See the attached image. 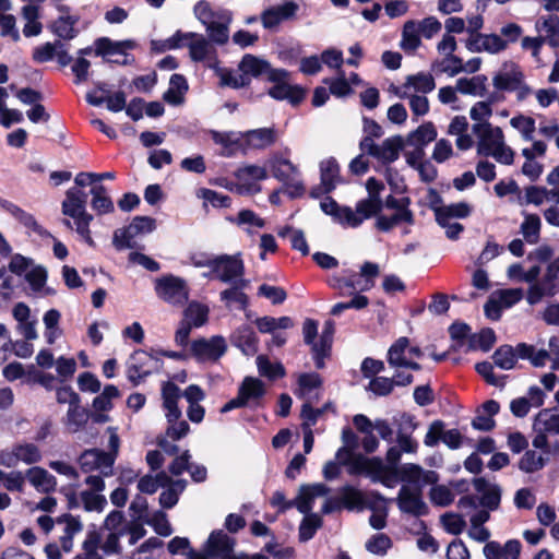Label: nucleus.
Listing matches in <instances>:
<instances>
[{
    "instance_id": "1",
    "label": "nucleus",
    "mask_w": 559,
    "mask_h": 559,
    "mask_svg": "<svg viewBox=\"0 0 559 559\" xmlns=\"http://www.w3.org/2000/svg\"><path fill=\"white\" fill-rule=\"evenodd\" d=\"M87 194L78 188H70L61 203V212L66 216L62 224L70 230L75 231L79 237L93 247L95 245L90 225L94 217L86 211Z\"/></svg>"
},
{
    "instance_id": "2",
    "label": "nucleus",
    "mask_w": 559,
    "mask_h": 559,
    "mask_svg": "<svg viewBox=\"0 0 559 559\" xmlns=\"http://www.w3.org/2000/svg\"><path fill=\"white\" fill-rule=\"evenodd\" d=\"M87 194L78 188H70L61 203V212L66 216L62 224L70 230L75 231L79 237L93 247L95 245L90 225L94 217L86 211Z\"/></svg>"
},
{
    "instance_id": "3",
    "label": "nucleus",
    "mask_w": 559,
    "mask_h": 559,
    "mask_svg": "<svg viewBox=\"0 0 559 559\" xmlns=\"http://www.w3.org/2000/svg\"><path fill=\"white\" fill-rule=\"evenodd\" d=\"M472 131L477 138V154L490 156L502 165L514 162V151L506 143L502 129L492 124H473Z\"/></svg>"
},
{
    "instance_id": "4",
    "label": "nucleus",
    "mask_w": 559,
    "mask_h": 559,
    "mask_svg": "<svg viewBox=\"0 0 559 559\" xmlns=\"http://www.w3.org/2000/svg\"><path fill=\"white\" fill-rule=\"evenodd\" d=\"M181 46L189 48V55L193 61L206 62L207 67L212 69L218 64L215 47L203 35L192 32H177L165 43V47L168 49H176Z\"/></svg>"
},
{
    "instance_id": "5",
    "label": "nucleus",
    "mask_w": 559,
    "mask_h": 559,
    "mask_svg": "<svg viewBox=\"0 0 559 559\" xmlns=\"http://www.w3.org/2000/svg\"><path fill=\"white\" fill-rule=\"evenodd\" d=\"M492 86L497 91L514 92L518 102H524L534 93L525 81L522 68L513 61L503 62L495 72Z\"/></svg>"
},
{
    "instance_id": "6",
    "label": "nucleus",
    "mask_w": 559,
    "mask_h": 559,
    "mask_svg": "<svg viewBox=\"0 0 559 559\" xmlns=\"http://www.w3.org/2000/svg\"><path fill=\"white\" fill-rule=\"evenodd\" d=\"M104 528L108 533L103 536L99 531H88L84 540L90 536L96 535L98 550L103 551L106 556L118 555L121 551L120 538L127 534V526L124 525V516L120 511H111L104 521Z\"/></svg>"
},
{
    "instance_id": "7",
    "label": "nucleus",
    "mask_w": 559,
    "mask_h": 559,
    "mask_svg": "<svg viewBox=\"0 0 559 559\" xmlns=\"http://www.w3.org/2000/svg\"><path fill=\"white\" fill-rule=\"evenodd\" d=\"M349 474H365L373 483H381L391 488L396 481L397 471L383 463L380 457L355 456L350 462Z\"/></svg>"
},
{
    "instance_id": "8",
    "label": "nucleus",
    "mask_w": 559,
    "mask_h": 559,
    "mask_svg": "<svg viewBox=\"0 0 559 559\" xmlns=\"http://www.w3.org/2000/svg\"><path fill=\"white\" fill-rule=\"evenodd\" d=\"M423 352L418 346H412L411 341L405 337H399L388 349L386 360L389 366L397 371L421 369L415 358H420Z\"/></svg>"
},
{
    "instance_id": "9",
    "label": "nucleus",
    "mask_w": 559,
    "mask_h": 559,
    "mask_svg": "<svg viewBox=\"0 0 559 559\" xmlns=\"http://www.w3.org/2000/svg\"><path fill=\"white\" fill-rule=\"evenodd\" d=\"M205 265L211 270L212 276L223 283L231 284L237 280H245V264L240 253L217 255Z\"/></svg>"
},
{
    "instance_id": "10",
    "label": "nucleus",
    "mask_w": 559,
    "mask_h": 559,
    "mask_svg": "<svg viewBox=\"0 0 559 559\" xmlns=\"http://www.w3.org/2000/svg\"><path fill=\"white\" fill-rule=\"evenodd\" d=\"M403 144L404 142L401 136L388 138L381 144L374 143L371 136H364L359 147L364 153L377 158L381 163L390 164L399 158Z\"/></svg>"
},
{
    "instance_id": "11",
    "label": "nucleus",
    "mask_w": 559,
    "mask_h": 559,
    "mask_svg": "<svg viewBox=\"0 0 559 559\" xmlns=\"http://www.w3.org/2000/svg\"><path fill=\"white\" fill-rule=\"evenodd\" d=\"M226 350V341L221 335L194 340L190 343L189 347L190 356L199 362H216Z\"/></svg>"
},
{
    "instance_id": "12",
    "label": "nucleus",
    "mask_w": 559,
    "mask_h": 559,
    "mask_svg": "<svg viewBox=\"0 0 559 559\" xmlns=\"http://www.w3.org/2000/svg\"><path fill=\"white\" fill-rule=\"evenodd\" d=\"M160 367L159 358L144 350H136L129 359L127 377L133 385H138L145 377L157 372Z\"/></svg>"
},
{
    "instance_id": "13",
    "label": "nucleus",
    "mask_w": 559,
    "mask_h": 559,
    "mask_svg": "<svg viewBox=\"0 0 559 559\" xmlns=\"http://www.w3.org/2000/svg\"><path fill=\"white\" fill-rule=\"evenodd\" d=\"M238 69L239 72H242L245 79H247L248 85L251 82V78L266 75L269 81H280L287 75V71L273 69L266 60L250 53L242 57Z\"/></svg>"
},
{
    "instance_id": "14",
    "label": "nucleus",
    "mask_w": 559,
    "mask_h": 559,
    "mask_svg": "<svg viewBox=\"0 0 559 559\" xmlns=\"http://www.w3.org/2000/svg\"><path fill=\"white\" fill-rule=\"evenodd\" d=\"M155 292L160 299L174 306H182L189 297L186 282L173 275L157 278Z\"/></svg>"
},
{
    "instance_id": "15",
    "label": "nucleus",
    "mask_w": 559,
    "mask_h": 559,
    "mask_svg": "<svg viewBox=\"0 0 559 559\" xmlns=\"http://www.w3.org/2000/svg\"><path fill=\"white\" fill-rule=\"evenodd\" d=\"M41 460L39 448L29 442L16 443L11 449L0 451V465L15 467L20 462L35 464Z\"/></svg>"
},
{
    "instance_id": "16",
    "label": "nucleus",
    "mask_w": 559,
    "mask_h": 559,
    "mask_svg": "<svg viewBox=\"0 0 559 559\" xmlns=\"http://www.w3.org/2000/svg\"><path fill=\"white\" fill-rule=\"evenodd\" d=\"M378 214V202L376 200H360L355 210L349 206H342L335 219L336 223L345 228H356L365 219Z\"/></svg>"
},
{
    "instance_id": "17",
    "label": "nucleus",
    "mask_w": 559,
    "mask_h": 559,
    "mask_svg": "<svg viewBox=\"0 0 559 559\" xmlns=\"http://www.w3.org/2000/svg\"><path fill=\"white\" fill-rule=\"evenodd\" d=\"M237 185L235 186L238 194H255L260 192V181L267 177L264 167L258 165H243L235 171Z\"/></svg>"
},
{
    "instance_id": "18",
    "label": "nucleus",
    "mask_w": 559,
    "mask_h": 559,
    "mask_svg": "<svg viewBox=\"0 0 559 559\" xmlns=\"http://www.w3.org/2000/svg\"><path fill=\"white\" fill-rule=\"evenodd\" d=\"M273 176L284 182L292 195H298L304 191L298 168L288 159L275 157L271 160Z\"/></svg>"
},
{
    "instance_id": "19",
    "label": "nucleus",
    "mask_w": 559,
    "mask_h": 559,
    "mask_svg": "<svg viewBox=\"0 0 559 559\" xmlns=\"http://www.w3.org/2000/svg\"><path fill=\"white\" fill-rule=\"evenodd\" d=\"M78 463L84 473L99 471L103 476H111L115 455L97 449H90L79 456Z\"/></svg>"
},
{
    "instance_id": "20",
    "label": "nucleus",
    "mask_w": 559,
    "mask_h": 559,
    "mask_svg": "<svg viewBox=\"0 0 559 559\" xmlns=\"http://www.w3.org/2000/svg\"><path fill=\"white\" fill-rule=\"evenodd\" d=\"M397 504L402 512L421 515L427 511L420 486L403 485L399 491Z\"/></svg>"
},
{
    "instance_id": "21",
    "label": "nucleus",
    "mask_w": 559,
    "mask_h": 559,
    "mask_svg": "<svg viewBox=\"0 0 559 559\" xmlns=\"http://www.w3.org/2000/svg\"><path fill=\"white\" fill-rule=\"evenodd\" d=\"M522 297L523 290L520 288L502 289L498 292L485 305L486 316L490 319H499L501 309L512 307L519 302Z\"/></svg>"
},
{
    "instance_id": "22",
    "label": "nucleus",
    "mask_w": 559,
    "mask_h": 559,
    "mask_svg": "<svg viewBox=\"0 0 559 559\" xmlns=\"http://www.w3.org/2000/svg\"><path fill=\"white\" fill-rule=\"evenodd\" d=\"M414 378L406 371H394L393 378L373 377L368 389L378 396L389 395L395 385L405 386L413 382Z\"/></svg>"
},
{
    "instance_id": "23",
    "label": "nucleus",
    "mask_w": 559,
    "mask_h": 559,
    "mask_svg": "<svg viewBox=\"0 0 559 559\" xmlns=\"http://www.w3.org/2000/svg\"><path fill=\"white\" fill-rule=\"evenodd\" d=\"M330 489L324 484L301 485L295 500V507L300 513L308 514L313 508L314 500L324 497Z\"/></svg>"
},
{
    "instance_id": "24",
    "label": "nucleus",
    "mask_w": 559,
    "mask_h": 559,
    "mask_svg": "<svg viewBox=\"0 0 559 559\" xmlns=\"http://www.w3.org/2000/svg\"><path fill=\"white\" fill-rule=\"evenodd\" d=\"M397 474L403 481L411 486H420L437 484L439 475L435 471H425L421 466L413 463L404 464L400 467Z\"/></svg>"
},
{
    "instance_id": "25",
    "label": "nucleus",
    "mask_w": 559,
    "mask_h": 559,
    "mask_svg": "<svg viewBox=\"0 0 559 559\" xmlns=\"http://www.w3.org/2000/svg\"><path fill=\"white\" fill-rule=\"evenodd\" d=\"M466 47L473 52L498 53L507 49L508 40L497 34H475L471 36Z\"/></svg>"
},
{
    "instance_id": "26",
    "label": "nucleus",
    "mask_w": 559,
    "mask_h": 559,
    "mask_svg": "<svg viewBox=\"0 0 559 559\" xmlns=\"http://www.w3.org/2000/svg\"><path fill=\"white\" fill-rule=\"evenodd\" d=\"M57 524L62 525V533L59 543L63 552L69 554L74 547V537L83 531V523L79 518L71 514H64L57 519Z\"/></svg>"
},
{
    "instance_id": "27",
    "label": "nucleus",
    "mask_w": 559,
    "mask_h": 559,
    "mask_svg": "<svg viewBox=\"0 0 559 559\" xmlns=\"http://www.w3.org/2000/svg\"><path fill=\"white\" fill-rule=\"evenodd\" d=\"M212 140L222 146L221 154L226 157H231L237 152L245 154L243 138L241 132L228 131L218 132L211 131Z\"/></svg>"
},
{
    "instance_id": "28",
    "label": "nucleus",
    "mask_w": 559,
    "mask_h": 559,
    "mask_svg": "<svg viewBox=\"0 0 559 559\" xmlns=\"http://www.w3.org/2000/svg\"><path fill=\"white\" fill-rule=\"evenodd\" d=\"M245 154L249 150H264L276 141V133L272 128H260L242 133Z\"/></svg>"
},
{
    "instance_id": "29",
    "label": "nucleus",
    "mask_w": 559,
    "mask_h": 559,
    "mask_svg": "<svg viewBox=\"0 0 559 559\" xmlns=\"http://www.w3.org/2000/svg\"><path fill=\"white\" fill-rule=\"evenodd\" d=\"M162 396L167 423L180 419L181 411L178 407V401L181 397L180 389L173 382H166L162 388Z\"/></svg>"
},
{
    "instance_id": "30",
    "label": "nucleus",
    "mask_w": 559,
    "mask_h": 559,
    "mask_svg": "<svg viewBox=\"0 0 559 559\" xmlns=\"http://www.w3.org/2000/svg\"><path fill=\"white\" fill-rule=\"evenodd\" d=\"M287 78L288 74L280 81H273L275 85L270 88L269 95L274 99H286L290 104L297 105L304 99L305 91L297 85H289L287 83Z\"/></svg>"
},
{
    "instance_id": "31",
    "label": "nucleus",
    "mask_w": 559,
    "mask_h": 559,
    "mask_svg": "<svg viewBox=\"0 0 559 559\" xmlns=\"http://www.w3.org/2000/svg\"><path fill=\"white\" fill-rule=\"evenodd\" d=\"M236 545L235 538L228 536L223 531L212 532L207 539V554L211 557L223 559L227 554L234 551Z\"/></svg>"
},
{
    "instance_id": "32",
    "label": "nucleus",
    "mask_w": 559,
    "mask_h": 559,
    "mask_svg": "<svg viewBox=\"0 0 559 559\" xmlns=\"http://www.w3.org/2000/svg\"><path fill=\"white\" fill-rule=\"evenodd\" d=\"M487 76L477 74L471 78L463 76L455 81L456 90L462 95L484 97L487 94Z\"/></svg>"
},
{
    "instance_id": "33",
    "label": "nucleus",
    "mask_w": 559,
    "mask_h": 559,
    "mask_svg": "<svg viewBox=\"0 0 559 559\" xmlns=\"http://www.w3.org/2000/svg\"><path fill=\"white\" fill-rule=\"evenodd\" d=\"M238 392L247 406H257L265 394L264 383L257 378L246 377Z\"/></svg>"
},
{
    "instance_id": "34",
    "label": "nucleus",
    "mask_w": 559,
    "mask_h": 559,
    "mask_svg": "<svg viewBox=\"0 0 559 559\" xmlns=\"http://www.w3.org/2000/svg\"><path fill=\"white\" fill-rule=\"evenodd\" d=\"M249 285L248 280H237L231 283V287L221 292L219 297L226 307L236 306L242 310L248 305V296L243 293V289Z\"/></svg>"
},
{
    "instance_id": "35",
    "label": "nucleus",
    "mask_w": 559,
    "mask_h": 559,
    "mask_svg": "<svg viewBox=\"0 0 559 559\" xmlns=\"http://www.w3.org/2000/svg\"><path fill=\"white\" fill-rule=\"evenodd\" d=\"M474 488L481 495L480 503L489 510H496L500 504L501 490L497 485L488 484L484 478H475Z\"/></svg>"
},
{
    "instance_id": "36",
    "label": "nucleus",
    "mask_w": 559,
    "mask_h": 559,
    "mask_svg": "<svg viewBox=\"0 0 559 559\" xmlns=\"http://www.w3.org/2000/svg\"><path fill=\"white\" fill-rule=\"evenodd\" d=\"M321 187L320 192L313 190L311 194L318 197L320 193L332 191L338 181V164L334 158H328L320 164Z\"/></svg>"
},
{
    "instance_id": "37",
    "label": "nucleus",
    "mask_w": 559,
    "mask_h": 559,
    "mask_svg": "<svg viewBox=\"0 0 559 559\" xmlns=\"http://www.w3.org/2000/svg\"><path fill=\"white\" fill-rule=\"evenodd\" d=\"M298 390L296 394L305 402H314L319 399V389L321 386V378L317 373H302L298 379Z\"/></svg>"
},
{
    "instance_id": "38",
    "label": "nucleus",
    "mask_w": 559,
    "mask_h": 559,
    "mask_svg": "<svg viewBox=\"0 0 559 559\" xmlns=\"http://www.w3.org/2000/svg\"><path fill=\"white\" fill-rule=\"evenodd\" d=\"M436 87L435 79L429 73L419 72L417 74L408 75L405 83L397 88V91H408L415 94L420 93L425 95L430 93Z\"/></svg>"
},
{
    "instance_id": "39",
    "label": "nucleus",
    "mask_w": 559,
    "mask_h": 559,
    "mask_svg": "<svg viewBox=\"0 0 559 559\" xmlns=\"http://www.w3.org/2000/svg\"><path fill=\"white\" fill-rule=\"evenodd\" d=\"M420 35V28L417 21H406L402 28L400 47L408 53H414L421 45Z\"/></svg>"
},
{
    "instance_id": "40",
    "label": "nucleus",
    "mask_w": 559,
    "mask_h": 559,
    "mask_svg": "<svg viewBox=\"0 0 559 559\" xmlns=\"http://www.w3.org/2000/svg\"><path fill=\"white\" fill-rule=\"evenodd\" d=\"M334 330V322L332 320L325 321L319 344H313L312 353L317 368H322L324 365L323 358L328 355L331 347Z\"/></svg>"
},
{
    "instance_id": "41",
    "label": "nucleus",
    "mask_w": 559,
    "mask_h": 559,
    "mask_svg": "<svg viewBox=\"0 0 559 559\" xmlns=\"http://www.w3.org/2000/svg\"><path fill=\"white\" fill-rule=\"evenodd\" d=\"M26 478L36 490L41 492H49L57 486L55 476L43 467L35 466L27 469Z\"/></svg>"
},
{
    "instance_id": "42",
    "label": "nucleus",
    "mask_w": 559,
    "mask_h": 559,
    "mask_svg": "<svg viewBox=\"0 0 559 559\" xmlns=\"http://www.w3.org/2000/svg\"><path fill=\"white\" fill-rule=\"evenodd\" d=\"M90 193L92 195L91 206L97 215H104L114 212L115 205L105 186L94 185Z\"/></svg>"
},
{
    "instance_id": "43",
    "label": "nucleus",
    "mask_w": 559,
    "mask_h": 559,
    "mask_svg": "<svg viewBox=\"0 0 559 559\" xmlns=\"http://www.w3.org/2000/svg\"><path fill=\"white\" fill-rule=\"evenodd\" d=\"M414 223V216L409 209H401L394 211L392 215H379L377 217V227L382 231H389L393 227L401 224L412 225Z\"/></svg>"
},
{
    "instance_id": "44",
    "label": "nucleus",
    "mask_w": 559,
    "mask_h": 559,
    "mask_svg": "<svg viewBox=\"0 0 559 559\" xmlns=\"http://www.w3.org/2000/svg\"><path fill=\"white\" fill-rule=\"evenodd\" d=\"M523 222L520 226V231L526 242L536 245L540 238L542 221L537 214L522 212Z\"/></svg>"
},
{
    "instance_id": "45",
    "label": "nucleus",
    "mask_w": 559,
    "mask_h": 559,
    "mask_svg": "<svg viewBox=\"0 0 559 559\" xmlns=\"http://www.w3.org/2000/svg\"><path fill=\"white\" fill-rule=\"evenodd\" d=\"M188 91V83L185 76L173 74L169 80V87L164 93V100L170 105H180L183 102V95Z\"/></svg>"
},
{
    "instance_id": "46",
    "label": "nucleus",
    "mask_w": 559,
    "mask_h": 559,
    "mask_svg": "<svg viewBox=\"0 0 559 559\" xmlns=\"http://www.w3.org/2000/svg\"><path fill=\"white\" fill-rule=\"evenodd\" d=\"M516 353L519 358L527 359L534 367H544L550 359V354L546 349H537L535 346L520 343L516 345Z\"/></svg>"
},
{
    "instance_id": "47",
    "label": "nucleus",
    "mask_w": 559,
    "mask_h": 559,
    "mask_svg": "<svg viewBox=\"0 0 559 559\" xmlns=\"http://www.w3.org/2000/svg\"><path fill=\"white\" fill-rule=\"evenodd\" d=\"M556 287V282H551L549 278L544 276L540 282L534 283L530 286L526 300L530 305H536L544 297L555 295Z\"/></svg>"
},
{
    "instance_id": "48",
    "label": "nucleus",
    "mask_w": 559,
    "mask_h": 559,
    "mask_svg": "<svg viewBox=\"0 0 559 559\" xmlns=\"http://www.w3.org/2000/svg\"><path fill=\"white\" fill-rule=\"evenodd\" d=\"M437 138V130L431 122L419 126L407 136V144L424 150V146Z\"/></svg>"
},
{
    "instance_id": "49",
    "label": "nucleus",
    "mask_w": 559,
    "mask_h": 559,
    "mask_svg": "<svg viewBox=\"0 0 559 559\" xmlns=\"http://www.w3.org/2000/svg\"><path fill=\"white\" fill-rule=\"evenodd\" d=\"M230 22H231V15H230V13H228L225 16L221 17L219 20L214 21V23L211 24L210 26H207L205 29L207 32L210 40L217 45L226 44L229 38L228 29H229Z\"/></svg>"
},
{
    "instance_id": "50",
    "label": "nucleus",
    "mask_w": 559,
    "mask_h": 559,
    "mask_svg": "<svg viewBox=\"0 0 559 559\" xmlns=\"http://www.w3.org/2000/svg\"><path fill=\"white\" fill-rule=\"evenodd\" d=\"M22 16L26 21L23 27L25 37L37 36L41 33L43 25L38 21V8L34 4H26L22 8Z\"/></svg>"
},
{
    "instance_id": "51",
    "label": "nucleus",
    "mask_w": 559,
    "mask_h": 559,
    "mask_svg": "<svg viewBox=\"0 0 559 559\" xmlns=\"http://www.w3.org/2000/svg\"><path fill=\"white\" fill-rule=\"evenodd\" d=\"M435 213L438 223H447V218L452 219L467 217L471 213V207L467 203L460 202L437 207Z\"/></svg>"
},
{
    "instance_id": "52",
    "label": "nucleus",
    "mask_w": 559,
    "mask_h": 559,
    "mask_svg": "<svg viewBox=\"0 0 559 559\" xmlns=\"http://www.w3.org/2000/svg\"><path fill=\"white\" fill-rule=\"evenodd\" d=\"M535 431H545L547 433H559V414L543 409L538 413L534 421Z\"/></svg>"
},
{
    "instance_id": "53",
    "label": "nucleus",
    "mask_w": 559,
    "mask_h": 559,
    "mask_svg": "<svg viewBox=\"0 0 559 559\" xmlns=\"http://www.w3.org/2000/svg\"><path fill=\"white\" fill-rule=\"evenodd\" d=\"M134 47L132 40L123 41H111L109 38L103 37L96 40L95 53L97 56H114L116 53H122L124 49H131Z\"/></svg>"
},
{
    "instance_id": "54",
    "label": "nucleus",
    "mask_w": 559,
    "mask_h": 559,
    "mask_svg": "<svg viewBox=\"0 0 559 559\" xmlns=\"http://www.w3.org/2000/svg\"><path fill=\"white\" fill-rule=\"evenodd\" d=\"M536 31L550 44H555L556 37L559 35V16L548 15L542 16L536 21Z\"/></svg>"
},
{
    "instance_id": "55",
    "label": "nucleus",
    "mask_w": 559,
    "mask_h": 559,
    "mask_svg": "<svg viewBox=\"0 0 559 559\" xmlns=\"http://www.w3.org/2000/svg\"><path fill=\"white\" fill-rule=\"evenodd\" d=\"M431 70L436 73L447 74L454 78L461 73V58L455 55L444 56L437 59L431 64Z\"/></svg>"
},
{
    "instance_id": "56",
    "label": "nucleus",
    "mask_w": 559,
    "mask_h": 559,
    "mask_svg": "<svg viewBox=\"0 0 559 559\" xmlns=\"http://www.w3.org/2000/svg\"><path fill=\"white\" fill-rule=\"evenodd\" d=\"M213 69L215 70L216 75L219 78L221 86H228L231 88H241L248 86V81L245 79L242 72H239V69L234 71L226 68H219L218 64H216V67Z\"/></svg>"
},
{
    "instance_id": "57",
    "label": "nucleus",
    "mask_w": 559,
    "mask_h": 559,
    "mask_svg": "<svg viewBox=\"0 0 559 559\" xmlns=\"http://www.w3.org/2000/svg\"><path fill=\"white\" fill-rule=\"evenodd\" d=\"M166 489L162 491L159 496V503L163 508L170 509L177 504L179 500V495L186 488L185 479L173 480L170 478V483L166 485Z\"/></svg>"
},
{
    "instance_id": "58",
    "label": "nucleus",
    "mask_w": 559,
    "mask_h": 559,
    "mask_svg": "<svg viewBox=\"0 0 559 559\" xmlns=\"http://www.w3.org/2000/svg\"><path fill=\"white\" fill-rule=\"evenodd\" d=\"M519 356L516 347L510 345H502L497 348L492 355L493 362L497 367L503 370H510L515 367Z\"/></svg>"
},
{
    "instance_id": "59",
    "label": "nucleus",
    "mask_w": 559,
    "mask_h": 559,
    "mask_svg": "<svg viewBox=\"0 0 559 559\" xmlns=\"http://www.w3.org/2000/svg\"><path fill=\"white\" fill-rule=\"evenodd\" d=\"M193 11L195 17L205 26V28L213 24L214 21H217L229 13L226 10H213L210 3L205 1L198 2L194 5Z\"/></svg>"
},
{
    "instance_id": "60",
    "label": "nucleus",
    "mask_w": 559,
    "mask_h": 559,
    "mask_svg": "<svg viewBox=\"0 0 559 559\" xmlns=\"http://www.w3.org/2000/svg\"><path fill=\"white\" fill-rule=\"evenodd\" d=\"M492 104L493 98L490 97L487 100L476 102L469 109V117L473 120V124H491L489 122L492 116Z\"/></svg>"
},
{
    "instance_id": "61",
    "label": "nucleus",
    "mask_w": 559,
    "mask_h": 559,
    "mask_svg": "<svg viewBox=\"0 0 559 559\" xmlns=\"http://www.w3.org/2000/svg\"><path fill=\"white\" fill-rule=\"evenodd\" d=\"M170 483V477L165 473L160 472L156 476L145 475L140 478L138 483V489L143 493L152 495L157 491L159 487H166Z\"/></svg>"
},
{
    "instance_id": "62",
    "label": "nucleus",
    "mask_w": 559,
    "mask_h": 559,
    "mask_svg": "<svg viewBox=\"0 0 559 559\" xmlns=\"http://www.w3.org/2000/svg\"><path fill=\"white\" fill-rule=\"evenodd\" d=\"M88 415L86 411L80 406V403L69 407L64 418V425L70 432H78L87 423Z\"/></svg>"
},
{
    "instance_id": "63",
    "label": "nucleus",
    "mask_w": 559,
    "mask_h": 559,
    "mask_svg": "<svg viewBox=\"0 0 559 559\" xmlns=\"http://www.w3.org/2000/svg\"><path fill=\"white\" fill-rule=\"evenodd\" d=\"M209 318V308L199 302H191L185 310L183 321L190 323L193 328L204 325Z\"/></svg>"
},
{
    "instance_id": "64",
    "label": "nucleus",
    "mask_w": 559,
    "mask_h": 559,
    "mask_svg": "<svg viewBox=\"0 0 559 559\" xmlns=\"http://www.w3.org/2000/svg\"><path fill=\"white\" fill-rule=\"evenodd\" d=\"M235 343L246 355H251L257 352V337L253 330L248 325H243L237 330Z\"/></svg>"
}]
</instances>
